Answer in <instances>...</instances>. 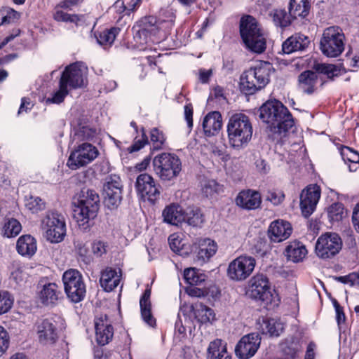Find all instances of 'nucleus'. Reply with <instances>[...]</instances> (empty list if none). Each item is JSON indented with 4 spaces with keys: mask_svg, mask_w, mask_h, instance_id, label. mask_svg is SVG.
I'll list each match as a JSON object with an SVG mask.
<instances>
[{
    "mask_svg": "<svg viewBox=\"0 0 359 359\" xmlns=\"http://www.w3.org/2000/svg\"><path fill=\"white\" fill-rule=\"evenodd\" d=\"M260 118L269 124L266 132L269 139L279 142L294 126L288 109L279 101L269 100L259 109Z\"/></svg>",
    "mask_w": 359,
    "mask_h": 359,
    "instance_id": "obj_1",
    "label": "nucleus"
},
{
    "mask_svg": "<svg viewBox=\"0 0 359 359\" xmlns=\"http://www.w3.org/2000/svg\"><path fill=\"white\" fill-rule=\"evenodd\" d=\"M272 67L269 62H262L245 71L240 79L243 93L252 95L264 88L269 82Z\"/></svg>",
    "mask_w": 359,
    "mask_h": 359,
    "instance_id": "obj_2",
    "label": "nucleus"
},
{
    "mask_svg": "<svg viewBox=\"0 0 359 359\" xmlns=\"http://www.w3.org/2000/svg\"><path fill=\"white\" fill-rule=\"evenodd\" d=\"M229 143L240 149L248 145L252 136V126L248 116L243 114L233 115L227 125Z\"/></svg>",
    "mask_w": 359,
    "mask_h": 359,
    "instance_id": "obj_3",
    "label": "nucleus"
},
{
    "mask_svg": "<svg viewBox=\"0 0 359 359\" xmlns=\"http://www.w3.org/2000/svg\"><path fill=\"white\" fill-rule=\"evenodd\" d=\"M73 217L79 226H84L90 220L96 217L100 208V197L92 189L82 191L79 199L74 203Z\"/></svg>",
    "mask_w": 359,
    "mask_h": 359,
    "instance_id": "obj_4",
    "label": "nucleus"
},
{
    "mask_svg": "<svg viewBox=\"0 0 359 359\" xmlns=\"http://www.w3.org/2000/svg\"><path fill=\"white\" fill-rule=\"evenodd\" d=\"M168 12L169 16L167 20L159 21L155 16L147 15L137 21L133 27L135 40L140 44L147 43L151 36L156 35L163 29L164 24L168 28L171 27L175 19V14L171 11Z\"/></svg>",
    "mask_w": 359,
    "mask_h": 359,
    "instance_id": "obj_5",
    "label": "nucleus"
},
{
    "mask_svg": "<svg viewBox=\"0 0 359 359\" xmlns=\"http://www.w3.org/2000/svg\"><path fill=\"white\" fill-rule=\"evenodd\" d=\"M240 34L246 47L256 53H263L266 47V39L257 20L251 15H245L240 20Z\"/></svg>",
    "mask_w": 359,
    "mask_h": 359,
    "instance_id": "obj_6",
    "label": "nucleus"
},
{
    "mask_svg": "<svg viewBox=\"0 0 359 359\" xmlns=\"http://www.w3.org/2000/svg\"><path fill=\"white\" fill-rule=\"evenodd\" d=\"M152 165L155 174L165 182L175 179L182 170L180 158L172 153L163 152L156 155Z\"/></svg>",
    "mask_w": 359,
    "mask_h": 359,
    "instance_id": "obj_7",
    "label": "nucleus"
},
{
    "mask_svg": "<svg viewBox=\"0 0 359 359\" xmlns=\"http://www.w3.org/2000/svg\"><path fill=\"white\" fill-rule=\"evenodd\" d=\"M345 36L339 27L326 28L320 41V49L323 54L329 57H337L344 50Z\"/></svg>",
    "mask_w": 359,
    "mask_h": 359,
    "instance_id": "obj_8",
    "label": "nucleus"
},
{
    "mask_svg": "<svg viewBox=\"0 0 359 359\" xmlns=\"http://www.w3.org/2000/svg\"><path fill=\"white\" fill-rule=\"evenodd\" d=\"M43 236L52 243H58L66 235V224L64 217L57 212H48L41 224Z\"/></svg>",
    "mask_w": 359,
    "mask_h": 359,
    "instance_id": "obj_9",
    "label": "nucleus"
},
{
    "mask_svg": "<svg viewBox=\"0 0 359 359\" xmlns=\"http://www.w3.org/2000/svg\"><path fill=\"white\" fill-rule=\"evenodd\" d=\"M65 292L67 298L74 303L82 301L86 295V285L80 272L69 269L62 276Z\"/></svg>",
    "mask_w": 359,
    "mask_h": 359,
    "instance_id": "obj_10",
    "label": "nucleus"
},
{
    "mask_svg": "<svg viewBox=\"0 0 359 359\" xmlns=\"http://www.w3.org/2000/svg\"><path fill=\"white\" fill-rule=\"evenodd\" d=\"M98 154L96 147L90 143H83L72 151L67 164L70 169L77 170L91 163Z\"/></svg>",
    "mask_w": 359,
    "mask_h": 359,
    "instance_id": "obj_11",
    "label": "nucleus"
},
{
    "mask_svg": "<svg viewBox=\"0 0 359 359\" xmlns=\"http://www.w3.org/2000/svg\"><path fill=\"white\" fill-rule=\"evenodd\" d=\"M342 247V241L336 233H325L321 235L316 243V253L321 259H329L339 253Z\"/></svg>",
    "mask_w": 359,
    "mask_h": 359,
    "instance_id": "obj_12",
    "label": "nucleus"
},
{
    "mask_svg": "<svg viewBox=\"0 0 359 359\" xmlns=\"http://www.w3.org/2000/svg\"><path fill=\"white\" fill-rule=\"evenodd\" d=\"M255 264L254 257L247 255L239 256L229 263L227 276L233 280H244L252 273Z\"/></svg>",
    "mask_w": 359,
    "mask_h": 359,
    "instance_id": "obj_13",
    "label": "nucleus"
},
{
    "mask_svg": "<svg viewBox=\"0 0 359 359\" xmlns=\"http://www.w3.org/2000/svg\"><path fill=\"white\" fill-rule=\"evenodd\" d=\"M247 294L252 299L266 304L271 302L272 293L266 276L258 273L252 276L248 283Z\"/></svg>",
    "mask_w": 359,
    "mask_h": 359,
    "instance_id": "obj_14",
    "label": "nucleus"
},
{
    "mask_svg": "<svg viewBox=\"0 0 359 359\" xmlns=\"http://www.w3.org/2000/svg\"><path fill=\"white\" fill-rule=\"evenodd\" d=\"M87 68L80 62H75L66 67L63 71L60 83L67 88H79L85 85Z\"/></svg>",
    "mask_w": 359,
    "mask_h": 359,
    "instance_id": "obj_15",
    "label": "nucleus"
},
{
    "mask_svg": "<svg viewBox=\"0 0 359 359\" xmlns=\"http://www.w3.org/2000/svg\"><path fill=\"white\" fill-rule=\"evenodd\" d=\"M122 183L121 178L114 175L106 179L104 184V203L110 209L117 208L122 200Z\"/></svg>",
    "mask_w": 359,
    "mask_h": 359,
    "instance_id": "obj_16",
    "label": "nucleus"
},
{
    "mask_svg": "<svg viewBox=\"0 0 359 359\" xmlns=\"http://www.w3.org/2000/svg\"><path fill=\"white\" fill-rule=\"evenodd\" d=\"M135 187L137 194L142 198L147 199L152 203L159 198L160 190L154 179L147 173H142L137 176Z\"/></svg>",
    "mask_w": 359,
    "mask_h": 359,
    "instance_id": "obj_17",
    "label": "nucleus"
},
{
    "mask_svg": "<svg viewBox=\"0 0 359 359\" xmlns=\"http://www.w3.org/2000/svg\"><path fill=\"white\" fill-rule=\"evenodd\" d=\"M261 344L258 333H250L243 336L235 348V353L240 359H249L257 351Z\"/></svg>",
    "mask_w": 359,
    "mask_h": 359,
    "instance_id": "obj_18",
    "label": "nucleus"
},
{
    "mask_svg": "<svg viewBox=\"0 0 359 359\" xmlns=\"http://www.w3.org/2000/svg\"><path fill=\"white\" fill-rule=\"evenodd\" d=\"M34 328L41 344H52L56 341L57 332L53 318L39 319L34 325Z\"/></svg>",
    "mask_w": 359,
    "mask_h": 359,
    "instance_id": "obj_19",
    "label": "nucleus"
},
{
    "mask_svg": "<svg viewBox=\"0 0 359 359\" xmlns=\"http://www.w3.org/2000/svg\"><path fill=\"white\" fill-rule=\"evenodd\" d=\"M320 197V189L316 184L309 186L302 191L300 195V208L305 217H308L313 213Z\"/></svg>",
    "mask_w": 359,
    "mask_h": 359,
    "instance_id": "obj_20",
    "label": "nucleus"
},
{
    "mask_svg": "<svg viewBox=\"0 0 359 359\" xmlns=\"http://www.w3.org/2000/svg\"><path fill=\"white\" fill-rule=\"evenodd\" d=\"M95 339L99 345L104 346L112 339L114 328L107 315L101 314L94 320Z\"/></svg>",
    "mask_w": 359,
    "mask_h": 359,
    "instance_id": "obj_21",
    "label": "nucleus"
},
{
    "mask_svg": "<svg viewBox=\"0 0 359 359\" xmlns=\"http://www.w3.org/2000/svg\"><path fill=\"white\" fill-rule=\"evenodd\" d=\"M292 232L290 222L278 219L273 222L269 228V237L273 242L279 243L289 238Z\"/></svg>",
    "mask_w": 359,
    "mask_h": 359,
    "instance_id": "obj_22",
    "label": "nucleus"
},
{
    "mask_svg": "<svg viewBox=\"0 0 359 359\" xmlns=\"http://www.w3.org/2000/svg\"><path fill=\"white\" fill-rule=\"evenodd\" d=\"M262 203L260 194L252 189L243 190L238 194L236 203L245 210H255Z\"/></svg>",
    "mask_w": 359,
    "mask_h": 359,
    "instance_id": "obj_23",
    "label": "nucleus"
},
{
    "mask_svg": "<svg viewBox=\"0 0 359 359\" xmlns=\"http://www.w3.org/2000/svg\"><path fill=\"white\" fill-rule=\"evenodd\" d=\"M310 43L309 38L301 33H296L287 38L282 44L284 53L290 54L305 50Z\"/></svg>",
    "mask_w": 359,
    "mask_h": 359,
    "instance_id": "obj_24",
    "label": "nucleus"
},
{
    "mask_svg": "<svg viewBox=\"0 0 359 359\" xmlns=\"http://www.w3.org/2000/svg\"><path fill=\"white\" fill-rule=\"evenodd\" d=\"M39 297L43 305L53 306L57 304L62 294L57 284L48 283L43 285L42 289L39 292Z\"/></svg>",
    "mask_w": 359,
    "mask_h": 359,
    "instance_id": "obj_25",
    "label": "nucleus"
},
{
    "mask_svg": "<svg viewBox=\"0 0 359 359\" xmlns=\"http://www.w3.org/2000/svg\"><path fill=\"white\" fill-rule=\"evenodd\" d=\"M203 129L208 137L219 134L222 127V117L219 111L209 112L203 120Z\"/></svg>",
    "mask_w": 359,
    "mask_h": 359,
    "instance_id": "obj_26",
    "label": "nucleus"
},
{
    "mask_svg": "<svg viewBox=\"0 0 359 359\" xmlns=\"http://www.w3.org/2000/svg\"><path fill=\"white\" fill-rule=\"evenodd\" d=\"M318 83V74L313 71H304L298 76L299 89L303 93L309 95H311L316 91Z\"/></svg>",
    "mask_w": 359,
    "mask_h": 359,
    "instance_id": "obj_27",
    "label": "nucleus"
},
{
    "mask_svg": "<svg viewBox=\"0 0 359 359\" xmlns=\"http://www.w3.org/2000/svg\"><path fill=\"white\" fill-rule=\"evenodd\" d=\"M184 211L181 206L172 203L164 208L162 216L165 222L172 225H178L184 220Z\"/></svg>",
    "mask_w": 359,
    "mask_h": 359,
    "instance_id": "obj_28",
    "label": "nucleus"
},
{
    "mask_svg": "<svg viewBox=\"0 0 359 359\" xmlns=\"http://www.w3.org/2000/svg\"><path fill=\"white\" fill-rule=\"evenodd\" d=\"M16 249L21 255L32 257L36 253L37 250L36 241L31 235L21 236L18 239Z\"/></svg>",
    "mask_w": 359,
    "mask_h": 359,
    "instance_id": "obj_29",
    "label": "nucleus"
},
{
    "mask_svg": "<svg viewBox=\"0 0 359 359\" xmlns=\"http://www.w3.org/2000/svg\"><path fill=\"white\" fill-rule=\"evenodd\" d=\"M150 296V290H146L140 300L141 316L145 323L150 327H154L156 325V319L151 313Z\"/></svg>",
    "mask_w": 359,
    "mask_h": 359,
    "instance_id": "obj_30",
    "label": "nucleus"
},
{
    "mask_svg": "<svg viewBox=\"0 0 359 359\" xmlns=\"http://www.w3.org/2000/svg\"><path fill=\"white\" fill-rule=\"evenodd\" d=\"M120 280L115 269L107 268L101 273L100 283L104 291L111 292L118 285Z\"/></svg>",
    "mask_w": 359,
    "mask_h": 359,
    "instance_id": "obj_31",
    "label": "nucleus"
},
{
    "mask_svg": "<svg viewBox=\"0 0 359 359\" xmlns=\"http://www.w3.org/2000/svg\"><path fill=\"white\" fill-rule=\"evenodd\" d=\"M217 246L215 241L210 238H205L200 241L197 259L203 263L212 257L217 252Z\"/></svg>",
    "mask_w": 359,
    "mask_h": 359,
    "instance_id": "obj_32",
    "label": "nucleus"
},
{
    "mask_svg": "<svg viewBox=\"0 0 359 359\" xmlns=\"http://www.w3.org/2000/svg\"><path fill=\"white\" fill-rule=\"evenodd\" d=\"M231 354L228 353L226 344L221 339H216L210 342L208 348V359H231Z\"/></svg>",
    "mask_w": 359,
    "mask_h": 359,
    "instance_id": "obj_33",
    "label": "nucleus"
},
{
    "mask_svg": "<svg viewBox=\"0 0 359 359\" xmlns=\"http://www.w3.org/2000/svg\"><path fill=\"white\" fill-rule=\"evenodd\" d=\"M310 8L309 0H290L289 14L293 19L297 17L304 18L309 15Z\"/></svg>",
    "mask_w": 359,
    "mask_h": 359,
    "instance_id": "obj_34",
    "label": "nucleus"
},
{
    "mask_svg": "<svg viewBox=\"0 0 359 359\" xmlns=\"http://www.w3.org/2000/svg\"><path fill=\"white\" fill-rule=\"evenodd\" d=\"M307 254L305 246L298 241L290 243L285 248V255L287 259L293 262H299L302 261Z\"/></svg>",
    "mask_w": 359,
    "mask_h": 359,
    "instance_id": "obj_35",
    "label": "nucleus"
},
{
    "mask_svg": "<svg viewBox=\"0 0 359 359\" xmlns=\"http://www.w3.org/2000/svg\"><path fill=\"white\" fill-rule=\"evenodd\" d=\"M259 330L264 334L278 337L283 332L284 326L282 323L273 318H266L260 324Z\"/></svg>",
    "mask_w": 359,
    "mask_h": 359,
    "instance_id": "obj_36",
    "label": "nucleus"
},
{
    "mask_svg": "<svg viewBox=\"0 0 359 359\" xmlns=\"http://www.w3.org/2000/svg\"><path fill=\"white\" fill-rule=\"evenodd\" d=\"M184 220L189 226L193 227H201L205 222V218L201 209L198 208H189L184 213Z\"/></svg>",
    "mask_w": 359,
    "mask_h": 359,
    "instance_id": "obj_37",
    "label": "nucleus"
},
{
    "mask_svg": "<svg viewBox=\"0 0 359 359\" xmlns=\"http://www.w3.org/2000/svg\"><path fill=\"white\" fill-rule=\"evenodd\" d=\"M120 29L117 27H112L109 29H104L95 35L97 43L106 48L110 46L114 41L117 34L119 33Z\"/></svg>",
    "mask_w": 359,
    "mask_h": 359,
    "instance_id": "obj_38",
    "label": "nucleus"
},
{
    "mask_svg": "<svg viewBox=\"0 0 359 359\" xmlns=\"http://www.w3.org/2000/svg\"><path fill=\"white\" fill-rule=\"evenodd\" d=\"M313 68L316 72L326 75L331 80L341 74V69L332 64L317 63L314 65Z\"/></svg>",
    "mask_w": 359,
    "mask_h": 359,
    "instance_id": "obj_39",
    "label": "nucleus"
},
{
    "mask_svg": "<svg viewBox=\"0 0 359 359\" xmlns=\"http://www.w3.org/2000/svg\"><path fill=\"white\" fill-rule=\"evenodd\" d=\"M194 314L196 318H198V320L202 323L215 320V313L213 310L201 303L196 305Z\"/></svg>",
    "mask_w": 359,
    "mask_h": 359,
    "instance_id": "obj_40",
    "label": "nucleus"
},
{
    "mask_svg": "<svg viewBox=\"0 0 359 359\" xmlns=\"http://www.w3.org/2000/svg\"><path fill=\"white\" fill-rule=\"evenodd\" d=\"M274 24L277 27H286L291 23V16L284 9H276L271 13Z\"/></svg>",
    "mask_w": 359,
    "mask_h": 359,
    "instance_id": "obj_41",
    "label": "nucleus"
},
{
    "mask_svg": "<svg viewBox=\"0 0 359 359\" xmlns=\"http://www.w3.org/2000/svg\"><path fill=\"white\" fill-rule=\"evenodd\" d=\"M184 278L190 286L201 285L205 280V276L194 268L185 269Z\"/></svg>",
    "mask_w": 359,
    "mask_h": 359,
    "instance_id": "obj_42",
    "label": "nucleus"
},
{
    "mask_svg": "<svg viewBox=\"0 0 359 359\" xmlns=\"http://www.w3.org/2000/svg\"><path fill=\"white\" fill-rule=\"evenodd\" d=\"M20 223L15 219H8L3 228V234L8 238L15 237L21 231Z\"/></svg>",
    "mask_w": 359,
    "mask_h": 359,
    "instance_id": "obj_43",
    "label": "nucleus"
},
{
    "mask_svg": "<svg viewBox=\"0 0 359 359\" xmlns=\"http://www.w3.org/2000/svg\"><path fill=\"white\" fill-rule=\"evenodd\" d=\"M14 298L6 290H0V316L8 312L12 308Z\"/></svg>",
    "mask_w": 359,
    "mask_h": 359,
    "instance_id": "obj_44",
    "label": "nucleus"
},
{
    "mask_svg": "<svg viewBox=\"0 0 359 359\" xmlns=\"http://www.w3.org/2000/svg\"><path fill=\"white\" fill-rule=\"evenodd\" d=\"M150 140L152 143L153 148L155 150H159L163 148L165 142L163 133L157 128H154L150 132Z\"/></svg>",
    "mask_w": 359,
    "mask_h": 359,
    "instance_id": "obj_45",
    "label": "nucleus"
},
{
    "mask_svg": "<svg viewBox=\"0 0 359 359\" xmlns=\"http://www.w3.org/2000/svg\"><path fill=\"white\" fill-rule=\"evenodd\" d=\"M69 94V89L62 83L59 82V90L55 92L51 97L46 100L47 103L60 104Z\"/></svg>",
    "mask_w": 359,
    "mask_h": 359,
    "instance_id": "obj_46",
    "label": "nucleus"
},
{
    "mask_svg": "<svg viewBox=\"0 0 359 359\" xmlns=\"http://www.w3.org/2000/svg\"><path fill=\"white\" fill-rule=\"evenodd\" d=\"M327 214L332 222H338L341 220L344 214L343 205L339 203H333L328 208Z\"/></svg>",
    "mask_w": 359,
    "mask_h": 359,
    "instance_id": "obj_47",
    "label": "nucleus"
},
{
    "mask_svg": "<svg viewBox=\"0 0 359 359\" xmlns=\"http://www.w3.org/2000/svg\"><path fill=\"white\" fill-rule=\"evenodd\" d=\"M3 14L1 15V22L4 25H8L15 22L20 17V14L11 8H5L1 10Z\"/></svg>",
    "mask_w": 359,
    "mask_h": 359,
    "instance_id": "obj_48",
    "label": "nucleus"
},
{
    "mask_svg": "<svg viewBox=\"0 0 359 359\" xmlns=\"http://www.w3.org/2000/svg\"><path fill=\"white\" fill-rule=\"evenodd\" d=\"M25 206L34 213L44 209L45 203L39 197L30 196L26 199Z\"/></svg>",
    "mask_w": 359,
    "mask_h": 359,
    "instance_id": "obj_49",
    "label": "nucleus"
},
{
    "mask_svg": "<svg viewBox=\"0 0 359 359\" xmlns=\"http://www.w3.org/2000/svg\"><path fill=\"white\" fill-rule=\"evenodd\" d=\"M221 186L214 180L206 181L202 187V191L206 196H212L220 191Z\"/></svg>",
    "mask_w": 359,
    "mask_h": 359,
    "instance_id": "obj_50",
    "label": "nucleus"
},
{
    "mask_svg": "<svg viewBox=\"0 0 359 359\" xmlns=\"http://www.w3.org/2000/svg\"><path fill=\"white\" fill-rule=\"evenodd\" d=\"M148 137L142 128V135L141 139L135 140L134 143L128 148L129 153H133L140 150L145 144H148Z\"/></svg>",
    "mask_w": 359,
    "mask_h": 359,
    "instance_id": "obj_51",
    "label": "nucleus"
},
{
    "mask_svg": "<svg viewBox=\"0 0 359 359\" xmlns=\"http://www.w3.org/2000/svg\"><path fill=\"white\" fill-rule=\"evenodd\" d=\"M332 302L336 312V320L339 328H341V325L345 323L346 321V316L343 307L340 306L337 299H333Z\"/></svg>",
    "mask_w": 359,
    "mask_h": 359,
    "instance_id": "obj_52",
    "label": "nucleus"
},
{
    "mask_svg": "<svg viewBox=\"0 0 359 359\" xmlns=\"http://www.w3.org/2000/svg\"><path fill=\"white\" fill-rule=\"evenodd\" d=\"M341 154L344 159L346 157L347 160L350 162L359 163V153L350 147H345Z\"/></svg>",
    "mask_w": 359,
    "mask_h": 359,
    "instance_id": "obj_53",
    "label": "nucleus"
},
{
    "mask_svg": "<svg viewBox=\"0 0 359 359\" xmlns=\"http://www.w3.org/2000/svg\"><path fill=\"white\" fill-rule=\"evenodd\" d=\"M108 244L102 241H95L92 245V250L95 255L101 257L107 251Z\"/></svg>",
    "mask_w": 359,
    "mask_h": 359,
    "instance_id": "obj_54",
    "label": "nucleus"
},
{
    "mask_svg": "<svg viewBox=\"0 0 359 359\" xmlns=\"http://www.w3.org/2000/svg\"><path fill=\"white\" fill-rule=\"evenodd\" d=\"M8 345V334L4 327L0 325V356L7 350Z\"/></svg>",
    "mask_w": 359,
    "mask_h": 359,
    "instance_id": "obj_55",
    "label": "nucleus"
},
{
    "mask_svg": "<svg viewBox=\"0 0 359 359\" xmlns=\"http://www.w3.org/2000/svg\"><path fill=\"white\" fill-rule=\"evenodd\" d=\"M95 130L83 126L79 128L76 135H78L81 140H90L95 137Z\"/></svg>",
    "mask_w": 359,
    "mask_h": 359,
    "instance_id": "obj_56",
    "label": "nucleus"
},
{
    "mask_svg": "<svg viewBox=\"0 0 359 359\" xmlns=\"http://www.w3.org/2000/svg\"><path fill=\"white\" fill-rule=\"evenodd\" d=\"M170 249L176 253H180L183 244L180 237L176 234H172L168 237Z\"/></svg>",
    "mask_w": 359,
    "mask_h": 359,
    "instance_id": "obj_57",
    "label": "nucleus"
},
{
    "mask_svg": "<svg viewBox=\"0 0 359 359\" xmlns=\"http://www.w3.org/2000/svg\"><path fill=\"white\" fill-rule=\"evenodd\" d=\"M266 198L273 205H278L282 203L285 195L281 191H271L268 192Z\"/></svg>",
    "mask_w": 359,
    "mask_h": 359,
    "instance_id": "obj_58",
    "label": "nucleus"
},
{
    "mask_svg": "<svg viewBox=\"0 0 359 359\" xmlns=\"http://www.w3.org/2000/svg\"><path fill=\"white\" fill-rule=\"evenodd\" d=\"M10 278L18 285H21L27 278V274L22 269H16L12 271Z\"/></svg>",
    "mask_w": 359,
    "mask_h": 359,
    "instance_id": "obj_59",
    "label": "nucleus"
},
{
    "mask_svg": "<svg viewBox=\"0 0 359 359\" xmlns=\"http://www.w3.org/2000/svg\"><path fill=\"white\" fill-rule=\"evenodd\" d=\"M111 9L119 15H123V16L127 15L126 6L123 0H117L112 6Z\"/></svg>",
    "mask_w": 359,
    "mask_h": 359,
    "instance_id": "obj_60",
    "label": "nucleus"
},
{
    "mask_svg": "<svg viewBox=\"0 0 359 359\" xmlns=\"http://www.w3.org/2000/svg\"><path fill=\"white\" fill-rule=\"evenodd\" d=\"M68 22H72L76 26H81L86 22V16L84 15L70 14Z\"/></svg>",
    "mask_w": 359,
    "mask_h": 359,
    "instance_id": "obj_61",
    "label": "nucleus"
},
{
    "mask_svg": "<svg viewBox=\"0 0 359 359\" xmlns=\"http://www.w3.org/2000/svg\"><path fill=\"white\" fill-rule=\"evenodd\" d=\"M187 293L191 297H204L207 294V292L203 289L195 287V285H192L187 288Z\"/></svg>",
    "mask_w": 359,
    "mask_h": 359,
    "instance_id": "obj_62",
    "label": "nucleus"
},
{
    "mask_svg": "<svg viewBox=\"0 0 359 359\" xmlns=\"http://www.w3.org/2000/svg\"><path fill=\"white\" fill-rule=\"evenodd\" d=\"M76 250L78 255L83 258V260L87 257L88 254V248L83 242H77L76 244Z\"/></svg>",
    "mask_w": 359,
    "mask_h": 359,
    "instance_id": "obj_63",
    "label": "nucleus"
},
{
    "mask_svg": "<svg viewBox=\"0 0 359 359\" xmlns=\"http://www.w3.org/2000/svg\"><path fill=\"white\" fill-rule=\"evenodd\" d=\"M352 223L355 231L359 233V203L355 205L353 209Z\"/></svg>",
    "mask_w": 359,
    "mask_h": 359,
    "instance_id": "obj_64",
    "label": "nucleus"
}]
</instances>
